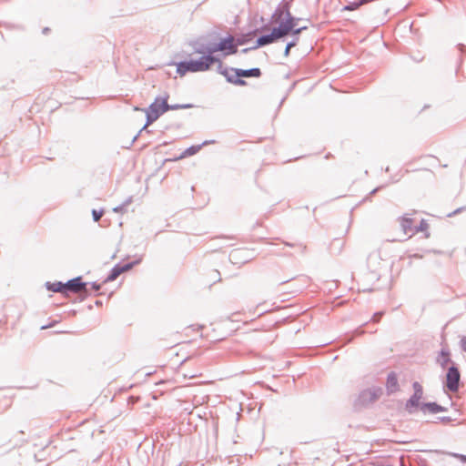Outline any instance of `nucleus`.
<instances>
[{
  "instance_id": "f257e3e1",
  "label": "nucleus",
  "mask_w": 466,
  "mask_h": 466,
  "mask_svg": "<svg viewBox=\"0 0 466 466\" xmlns=\"http://www.w3.org/2000/svg\"><path fill=\"white\" fill-rule=\"evenodd\" d=\"M273 18L275 19V22L279 24V25L273 28V30L277 33L279 38H282L290 33L293 35H299L302 30L307 28L304 26L294 29L296 25L295 18L289 11H278L274 14Z\"/></svg>"
},
{
  "instance_id": "f03ea898",
  "label": "nucleus",
  "mask_w": 466,
  "mask_h": 466,
  "mask_svg": "<svg viewBox=\"0 0 466 466\" xmlns=\"http://www.w3.org/2000/svg\"><path fill=\"white\" fill-rule=\"evenodd\" d=\"M218 60L210 56H204L199 60H190L177 64V72L181 76H185L187 72H202L207 71Z\"/></svg>"
},
{
  "instance_id": "7ed1b4c3",
  "label": "nucleus",
  "mask_w": 466,
  "mask_h": 466,
  "mask_svg": "<svg viewBox=\"0 0 466 466\" xmlns=\"http://www.w3.org/2000/svg\"><path fill=\"white\" fill-rule=\"evenodd\" d=\"M169 110L167 97H157L155 101L146 109L147 125L148 126L156 121L161 115Z\"/></svg>"
},
{
  "instance_id": "20e7f679",
  "label": "nucleus",
  "mask_w": 466,
  "mask_h": 466,
  "mask_svg": "<svg viewBox=\"0 0 466 466\" xmlns=\"http://www.w3.org/2000/svg\"><path fill=\"white\" fill-rule=\"evenodd\" d=\"M207 51L210 56L216 52H222L225 56L233 55L238 51V44L232 35H228L220 39L219 43L208 46Z\"/></svg>"
},
{
  "instance_id": "39448f33",
  "label": "nucleus",
  "mask_w": 466,
  "mask_h": 466,
  "mask_svg": "<svg viewBox=\"0 0 466 466\" xmlns=\"http://www.w3.org/2000/svg\"><path fill=\"white\" fill-rule=\"evenodd\" d=\"M165 357L170 363H183L189 358V351L185 343H179L165 351Z\"/></svg>"
},
{
  "instance_id": "423d86ee",
  "label": "nucleus",
  "mask_w": 466,
  "mask_h": 466,
  "mask_svg": "<svg viewBox=\"0 0 466 466\" xmlns=\"http://www.w3.org/2000/svg\"><path fill=\"white\" fill-rule=\"evenodd\" d=\"M414 393L406 402V409L410 412L412 408H419L420 400L423 396L422 386L419 382H414L413 385Z\"/></svg>"
},
{
  "instance_id": "0eeeda50",
  "label": "nucleus",
  "mask_w": 466,
  "mask_h": 466,
  "mask_svg": "<svg viewBox=\"0 0 466 466\" xmlns=\"http://www.w3.org/2000/svg\"><path fill=\"white\" fill-rule=\"evenodd\" d=\"M461 374L457 368L451 367L446 374V386L451 391H457L459 389V382Z\"/></svg>"
},
{
  "instance_id": "6e6552de",
  "label": "nucleus",
  "mask_w": 466,
  "mask_h": 466,
  "mask_svg": "<svg viewBox=\"0 0 466 466\" xmlns=\"http://www.w3.org/2000/svg\"><path fill=\"white\" fill-rule=\"evenodd\" d=\"M66 294L70 291L73 293H79L86 290V283L82 282L81 278L73 279L65 283Z\"/></svg>"
},
{
  "instance_id": "1a4fd4ad",
  "label": "nucleus",
  "mask_w": 466,
  "mask_h": 466,
  "mask_svg": "<svg viewBox=\"0 0 466 466\" xmlns=\"http://www.w3.org/2000/svg\"><path fill=\"white\" fill-rule=\"evenodd\" d=\"M134 263H127L126 265H116L113 268L110 274L106 278V281H114L117 279L119 275H121L124 272L128 271L132 268Z\"/></svg>"
},
{
  "instance_id": "9d476101",
  "label": "nucleus",
  "mask_w": 466,
  "mask_h": 466,
  "mask_svg": "<svg viewBox=\"0 0 466 466\" xmlns=\"http://www.w3.org/2000/svg\"><path fill=\"white\" fill-rule=\"evenodd\" d=\"M400 224L406 235H413L415 233V226L413 218L408 217L407 215L401 217L400 218Z\"/></svg>"
},
{
  "instance_id": "9b49d317",
  "label": "nucleus",
  "mask_w": 466,
  "mask_h": 466,
  "mask_svg": "<svg viewBox=\"0 0 466 466\" xmlns=\"http://www.w3.org/2000/svg\"><path fill=\"white\" fill-rule=\"evenodd\" d=\"M386 389L389 394H392L400 390L398 377L395 372H390L388 375L386 381Z\"/></svg>"
},
{
  "instance_id": "f8f14e48",
  "label": "nucleus",
  "mask_w": 466,
  "mask_h": 466,
  "mask_svg": "<svg viewBox=\"0 0 466 466\" xmlns=\"http://www.w3.org/2000/svg\"><path fill=\"white\" fill-rule=\"evenodd\" d=\"M381 392H382V390L380 388H374V389H370L368 390H365L361 394L362 400L363 401H367V400L374 401L380 397Z\"/></svg>"
},
{
  "instance_id": "ddd939ff",
  "label": "nucleus",
  "mask_w": 466,
  "mask_h": 466,
  "mask_svg": "<svg viewBox=\"0 0 466 466\" xmlns=\"http://www.w3.org/2000/svg\"><path fill=\"white\" fill-rule=\"evenodd\" d=\"M236 77H259L261 75L259 68H252L248 70L234 69Z\"/></svg>"
},
{
  "instance_id": "4468645a",
  "label": "nucleus",
  "mask_w": 466,
  "mask_h": 466,
  "mask_svg": "<svg viewBox=\"0 0 466 466\" xmlns=\"http://www.w3.org/2000/svg\"><path fill=\"white\" fill-rule=\"evenodd\" d=\"M279 39L280 38L279 37L277 33L274 30H272L271 34L263 35L257 40V47L271 44Z\"/></svg>"
},
{
  "instance_id": "2eb2a0df",
  "label": "nucleus",
  "mask_w": 466,
  "mask_h": 466,
  "mask_svg": "<svg viewBox=\"0 0 466 466\" xmlns=\"http://www.w3.org/2000/svg\"><path fill=\"white\" fill-rule=\"evenodd\" d=\"M423 412L438 413L442 411V408L435 402L420 403L419 406Z\"/></svg>"
},
{
  "instance_id": "dca6fc26",
  "label": "nucleus",
  "mask_w": 466,
  "mask_h": 466,
  "mask_svg": "<svg viewBox=\"0 0 466 466\" xmlns=\"http://www.w3.org/2000/svg\"><path fill=\"white\" fill-rule=\"evenodd\" d=\"M46 288L48 290L54 291V292H60L63 294H66V287L65 283L62 282H54V283H46Z\"/></svg>"
},
{
  "instance_id": "f3484780",
  "label": "nucleus",
  "mask_w": 466,
  "mask_h": 466,
  "mask_svg": "<svg viewBox=\"0 0 466 466\" xmlns=\"http://www.w3.org/2000/svg\"><path fill=\"white\" fill-rule=\"evenodd\" d=\"M451 361L450 359V352L446 349H442L440 352V355L438 357V362L442 366L445 367L449 362Z\"/></svg>"
},
{
  "instance_id": "a211bd4d",
  "label": "nucleus",
  "mask_w": 466,
  "mask_h": 466,
  "mask_svg": "<svg viewBox=\"0 0 466 466\" xmlns=\"http://www.w3.org/2000/svg\"><path fill=\"white\" fill-rule=\"evenodd\" d=\"M201 149V146H192L187 148L177 159H182L187 157L197 154Z\"/></svg>"
},
{
  "instance_id": "6ab92c4d",
  "label": "nucleus",
  "mask_w": 466,
  "mask_h": 466,
  "mask_svg": "<svg viewBox=\"0 0 466 466\" xmlns=\"http://www.w3.org/2000/svg\"><path fill=\"white\" fill-rule=\"evenodd\" d=\"M429 223L425 219H421L419 226L415 227V233L416 232H423L425 233L426 237H429Z\"/></svg>"
},
{
  "instance_id": "aec40b11",
  "label": "nucleus",
  "mask_w": 466,
  "mask_h": 466,
  "mask_svg": "<svg viewBox=\"0 0 466 466\" xmlns=\"http://www.w3.org/2000/svg\"><path fill=\"white\" fill-rule=\"evenodd\" d=\"M370 2V0H360V2L350 3V5L343 7V10L354 11L357 10L360 5Z\"/></svg>"
},
{
  "instance_id": "412c9836",
  "label": "nucleus",
  "mask_w": 466,
  "mask_h": 466,
  "mask_svg": "<svg viewBox=\"0 0 466 466\" xmlns=\"http://www.w3.org/2000/svg\"><path fill=\"white\" fill-rule=\"evenodd\" d=\"M92 214H93L94 220L98 221L104 215V211L103 210L97 211V210L94 209L92 211Z\"/></svg>"
},
{
  "instance_id": "4be33fe9",
  "label": "nucleus",
  "mask_w": 466,
  "mask_h": 466,
  "mask_svg": "<svg viewBox=\"0 0 466 466\" xmlns=\"http://www.w3.org/2000/svg\"><path fill=\"white\" fill-rule=\"evenodd\" d=\"M228 81L236 84V85H244L245 81L241 80L240 77H237L236 79H233L231 76L228 77Z\"/></svg>"
},
{
  "instance_id": "5701e85b",
  "label": "nucleus",
  "mask_w": 466,
  "mask_h": 466,
  "mask_svg": "<svg viewBox=\"0 0 466 466\" xmlns=\"http://www.w3.org/2000/svg\"><path fill=\"white\" fill-rule=\"evenodd\" d=\"M187 107H190V106L189 105H185V106L173 105V106H169V110H177V109L187 108Z\"/></svg>"
},
{
  "instance_id": "b1692460",
  "label": "nucleus",
  "mask_w": 466,
  "mask_h": 466,
  "mask_svg": "<svg viewBox=\"0 0 466 466\" xmlns=\"http://www.w3.org/2000/svg\"><path fill=\"white\" fill-rule=\"evenodd\" d=\"M183 376H184V378L193 379V378H197V377L201 376V372L193 373V374H184Z\"/></svg>"
},
{
  "instance_id": "393cba45",
  "label": "nucleus",
  "mask_w": 466,
  "mask_h": 466,
  "mask_svg": "<svg viewBox=\"0 0 466 466\" xmlns=\"http://www.w3.org/2000/svg\"><path fill=\"white\" fill-rule=\"evenodd\" d=\"M461 347L464 351H466V337H463L461 339Z\"/></svg>"
},
{
  "instance_id": "a878e982",
  "label": "nucleus",
  "mask_w": 466,
  "mask_h": 466,
  "mask_svg": "<svg viewBox=\"0 0 466 466\" xmlns=\"http://www.w3.org/2000/svg\"><path fill=\"white\" fill-rule=\"evenodd\" d=\"M289 51H290V47H289V46H286V49H285V53H284V55H285L286 56H288L289 55Z\"/></svg>"
},
{
  "instance_id": "bb28decb",
  "label": "nucleus",
  "mask_w": 466,
  "mask_h": 466,
  "mask_svg": "<svg viewBox=\"0 0 466 466\" xmlns=\"http://www.w3.org/2000/svg\"><path fill=\"white\" fill-rule=\"evenodd\" d=\"M296 46V43H295V42H291V43H289V44L287 45V46H289L290 48H291V47H293V46Z\"/></svg>"
},
{
  "instance_id": "cd10ccee",
  "label": "nucleus",
  "mask_w": 466,
  "mask_h": 466,
  "mask_svg": "<svg viewBox=\"0 0 466 466\" xmlns=\"http://www.w3.org/2000/svg\"><path fill=\"white\" fill-rule=\"evenodd\" d=\"M461 210H466V207L457 209L454 213L456 214V213L460 212Z\"/></svg>"
},
{
  "instance_id": "c85d7f7f",
  "label": "nucleus",
  "mask_w": 466,
  "mask_h": 466,
  "mask_svg": "<svg viewBox=\"0 0 466 466\" xmlns=\"http://www.w3.org/2000/svg\"><path fill=\"white\" fill-rule=\"evenodd\" d=\"M461 459L466 461V456H461Z\"/></svg>"
},
{
  "instance_id": "c756f323",
  "label": "nucleus",
  "mask_w": 466,
  "mask_h": 466,
  "mask_svg": "<svg viewBox=\"0 0 466 466\" xmlns=\"http://www.w3.org/2000/svg\"><path fill=\"white\" fill-rule=\"evenodd\" d=\"M185 330H186V331H189V330H194V329H191V328H187Z\"/></svg>"
}]
</instances>
